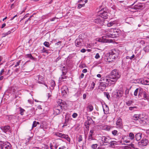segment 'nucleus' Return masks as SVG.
Wrapping results in <instances>:
<instances>
[{"label": "nucleus", "instance_id": "nucleus-1", "mask_svg": "<svg viewBox=\"0 0 149 149\" xmlns=\"http://www.w3.org/2000/svg\"><path fill=\"white\" fill-rule=\"evenodd\" d=\"M120 51L118 49H113L111 50L109 52V57L105 58V61L108 62H111L113 60L116 59L119 54Z\"/></svg>", "mask_w": 149, "mask_h": 149}, {"label": "nucleus", "instance_id": "nucleus-2", "mask_svg": "<svg viewBox=\"0 0 149 149\" xmlns=\"http://www.w3.org/2000/svg\"><path fill=\"white\" fill-rule=\"evenodd\" d=\"M105 32L108 38H116L120 33V29H111L105 30Z\"/></svg>", "mask_w": 149, "mask_h": 149}, {"label": "nucleus", "instance_id": "nucleus-3", "mask_svg": "<svg viewBox=\"0 0 149 149\" xmlns=\"http://www.w3.org/2000/svg\"><path fill=\"white\" fill-rule=\"evenodd\" d=\"M109 77L112 81V84H115L116 80L120 77V74L118 70L114 69L111 72Z\"/></svg>", "mask_w": 149, "mask_h": 149}, {"label": "nucleus", "instance_id": "nucleus-4", "mask_svg": "<svg viewBox=\"0 0 149 149\" xmlns=\"http://www.w3.org/2000/svg\"><path fill=\"white\" fill-rule=\"evenodd\" d=\"M108 11L106 8H104L99 11V16L102 19H106L108 16Z\"/></svg>", "mask_w": 149, "mask_h": 149}, {"label": "nucleus", "instance_id": "nucleus-5", "mask_svg": "<svg viewBox=\"0 0 149 149\" xmlns=\"http://www.w3.org/2000/svg\"><path fill=\"white\" fill-rule=\"evenodd\" d=\"M111 142V139L109 137L103 136L102 137L100 145H107L109 144Z\"/></svg>", "mask_w": 149, "mask_h": 149}, {"label": "nucleus", "instance_id": "nucleus-6", "mask_svg": "<svg viewBox=\"0 0 149 149\" xmlns=\"http://www.w3.org/2000/svg\"><path fill=\"white\" fill-rule=\"evenodd\" d=\"M104 20L102 18L99 16L97 17L94 20V22L95 23L97 24L100 26H102L104 24Z\"/></svg>", "mask_w": 149, "mask_h": 149}, {"label": "nucleus", "instance_id": "nucleus-7", "mask_svg": "<svg viewBox=\"0 0 149 149\" xmlns=\"http://www.w3.org/2000/svg\"><path fill=\"white\" fill-rule=\"evenodd\" d=\"M0 143L2 149H10L11 146L9 143L1 141Z\"/></svg>", "mask_w": 149, "mask_h": 149}, {"label": "nucleus", "instance_id": "nucleus-8", "mask_svg": "<svg viewBox=\"0 0 149 149\" xmlns=\"http://www.w3.org/2000/svg\"><path fill=\"white\" fill-rule=\"evenodd\" d=\"M75 45L77 47H81L84 45L83 40L81 38L77 39L75 41Z\"/></svg>", "mask_w": 149, "mask_h": 149}, {"label": "nucleus", "instance_id": "nucleus-9", "mask_svg": "<svg viewBox=\"0 0 149 149\" xmlns=\"http://www.w3.org/2000/svg\"><path fill=\"white\" fill-rule=\"evenodd\" d=\"M100 81H101V82L104 83H108L109 85L110 84V85L113 84H112V81L109 78H108L107 77H101L100 80Z\"/></svg>", "mask_w": 149, "mask_h": 149}, {"label": "nucleus", "instance_id": "nucleus-10", "mask_svg": "<svg viewBox=\"0 0 149 149\" xmlns=\"http://www.w3.org/2000/svg\"><path fill=\"white\" fill-rule=\"evenodd\" d=\"M38 79V83L40 84H44L46 87V88L48 89V86L44 81V78L40 75H37L36 77Z\"/></svg>", "mask_w": 149, "mask_h": 149}, {"label": "nucleus", "instance_id": "nucleus-11", "mask_svg": "<svg viewBox=\"0 0 149 149\" xmlns=\"http://www.w3.org/2000/svg\"><path fill=\"white\" fill-rule=\"evenodd\" d=\"M148 142V140L146 139H143L138 142V144L140 147L146 146Z\"/></svg>", "mask_w": 149, "mask_h": 149}, {"label": "nucleus", "instance_id": "nucleus-12", "mask_svg": "<svg viewBox=\"0 0 149 149\" xmlns=\"http://www.w3.org/2000/svg\"><path fill=\"white\" fill-rule=\"evenodd\" d=\"M116 127L118 129H122L123 127L122 119L120 118H119L116 121Z\"/></svg>", "mask_w": 149, "mask_h": 149}, {"label": "nucleus", "instance_id": "nucleus-13", "mask_svg": "<svg viewBox=\"0 0 149 149\" xmlns=\"http://www.w3.org/2000/svg\"><path fill=\"white\" fill-rule=\"evenodd\" d=\"M61 91L62 94L64 95L68 92V89L66 86H64L61 88Z\"/></svg>", "mask_w": 149, "mask_h": 149}, {"label": "nucleus", "instance_id": "nucleus-14", "mask_svg": "<svg viewBox=\"0 0 149 149\" xmlns=\"http://www.w3.org/2000/svg\"><path fill=\"white\" fill-rule=\"evenodd\" d=\"M144 7V5L141 3H139L135 5L133 7V8L136 9L141 10L143 9Z\"/></svg>", "mask_w": 149, "mask_h": 149}, {"label": "nucleus", "instance_id": "nucleus-15", "mask_svg": "<svg viewBox=\"0 0 149 149\" xmlns=\"http://www.w3.org/2000/svg\"><path fill=\"white\" fill-rule=\"evenodd\" d=\"M118 21L117 20H116L113 21H108L107 24V26L108 27H111L113 25L118 24Z\"/></svg>", "mask_w": 149, "mask_h": 149}, {"label": "nucleus", "instance_id": "nucleus-16", "mask_svg": "<svg viewBox=\"0 0 149 149\" xmlns=\"http://www.w3.org/2000/svg\"><path fill=\"white\" fill-rule=\"evenodd\" d=\"M125 21L126 23L131 25L133 24V22L134 21V19L133 17H128L127 18Z\"/></svg>", "mask_w": 149, "mask_h": 149}, {"label": "nucleus", "instance_id": "nucleus-17", "mask_svg": "<svg viewBox=\"0 0 149 149\" xmlns=\"http://www.w3.org/2000/svg\"><path fill=\"white\" fill-rule=\"evenodd\" d=\"M1 129L4 132L6 133L10 131V127L9 125H7L1 127Z\"/></svg>", "mask_w": 149, "mask_h": 149}, {"label": "nucleus", "instance_id": "nucleus-18", "mask_svg": "<svg viewBox=\"0 0 149 149\" xmlns=\"http://www.w3.org/2000/svg\"><path fill=\"white\" fill-rule=\"evenodd\" d=\"M65 66H64L63 67V68L62 69V74L61 75V77L59 78V80L60 81H61L62 79L66 78V76L65 75V74H66V72L63 71V70H65Z\"/></svg>", "mask_w": 149, "mask_h": 149}, {"label": "nucleus", "instance_id": "nucleus-19", "mask_svg": "<svg viewBox=\"0 0 149 149\" xmlns=\"http://www.w3.org/2000/svg\"><path fill=\"white\" fill-rule=\"evenodd\" d=\"M62 109L57 107L54 110V114L56 115H57L59 114L62 111Z\"/></svg>", "mask_w": 149, "mask_h": 149}, {"label": "nucleus", "instance_id": "nucleus-20", "mask_svg": "<svg viewBox=\"0 0 149 149\" xmlns=\"http://www.w3.org/2000/svg\"><path fill=\"white\" fill-rule=\"evenodd\" d=\"M142 84L144 85H149V78H145L141 81Z\"/></svg>", "mask_w": 149, "mask_h": 149}, {"label": "nucleus", "instance_id": "nucleus-21", "mask_svg": "<svg viewBox=\"0 0 149 149\" xmlns=\"http://www.w3.org/2000/svg\"><path fill=\"white\" fill-rule=\"evenodd\" d=\"M142 137V134L140 133H139L136 134L134 137L136 141L139 140Z\"/></svg>", "mask_w": 149, "mask_h": 149}, {"label": "nucleus", "instance_id": "nucleus-22", "mask_svg": "<svg viewBox=\"0 0 149 149\" xmlns=\"http://www.w3.org/2000/svg\"><path fill=\"white\" fill-rule=\"evenodd\" d=\"M123 94V92L122 90H119L117 92V96L118 97H122Z\"/></svg>", "mask_w": 149, "mask_h": 149}, {"label": "nucleus", "instance_id": "nucleus-23", "mask_svg": "<svg viewBox=\"0 0 149 149\" xmlns=\"http://www.w3.org/2000/svg\"><path fill=\"white\" fill-rule=\"evenodd\" d=\"M93 109V107L91 104H88L87 107V110L89 112L92 111Z\"/></svg>", "mask_w": 149, "mask_h": 149}, {"label": "nucleus", "instance_id": "nucleus-24", "mask_svg": "<svg viewBox=\"0 0 149 149\" xmlns=\"http://www.w3.org/2000/svg\"><path fill=\"white\" fill-rule=\"evenodd\" d=\"M50 87H49L50 89H53L55 86V81L52 80L50 82Z\"/></svg>", "mask_w": 149, "mask_h": 149}, {"label": "nucleus", "instance_id": "nucleus-25", "mask_svg": "<svg viewBox=\"0 0 149 149\" xmlns=\"http://www.w3.org/2000/svg\"><path fill=\"white\" fill-rule=\"evenodd\" d=\"M61 100V101H62V100ZM58 105L59 106H58V107L61 108L62 109L65 105V103L64 102H63L62 101H61V102H60Z\"/></svg>", "mask_w": 149, "mask_h": 149}, {"label": "nucleus", "instance_id": "nucleus-26", "mask_svg": "<svg viewBox=\"0 0 149 149\" xmlns=\"http://www.w3.org/2000/svg\"><path fill=\"white\" fill-rule=\"evenodd\" d=\"M98 41L103 43L107 42V40L105 39V37L104 36H102V38H99L98 40Z\"/></svg>", "mask_w": 149, "mask_h": 149}, {"label": "nucleus", "instance_id": "nucleus-27", "mask_svg": "<svg viewBox=\"0 0 149 149\" xmlns=\"http://www.w3.org/2000/svg\"><path fill=\"white\" fill-rule=\"evenodd\" d=\"M128 137L129 140H132L134 139L135 136L133 133L130 132L129 134Z\"/></svg>", "mask_w": 149, "mask_h": 149}, {"label": "nucleus", "instance_id": "nucleus-28", "mask_svg": "<svg viewBox=\"0 0 149 149\" xmlns=\"http://www.w3.org/2000/svg\"><path fill=\"white\" fill-rule=\"evenodd\" d=\"M25 57L26 58H29L30 59L32 60H34V58L32 56L31 54H27L25 55Z\"/></svg>", "mask_w": 149, "mask_h": 149}, {"label": "nucleus", "instance_id": "nucleus-29", "mask_svg": "<svg viewBox=\"0 0 149 149\" xmlns=\"http://www.w3.org/2000/svg\"><path fill=\"white\" fill-rule=\"evenodd\" d=\"M103 110L104 113L105 114H108L109 113V107H104V106H103Z\"/></svg>", "mask_w": 149, "mask_h": 149}, {"label": "nucleus", "instance_id": "nucleus-30", "mask_svg": "<svg viewBox=\"0 0 149 149\" xmlns=\"http://www.w3.org/2000/svg\"><path fill=\"white\" fill-rule=\"evenodd\" d=\"M143 97L144 100H148L149 99V95L146 92L143 93Z\"/></svg>", "mask_w": 149, "mask_h": 149}, {"label": "nucleus", "instance_id": "nucleus-31", "mask_svg": "<svg viewBox=\"0 0 149 149\" xmlns=\"http://www.w3.org/2000/svg\"><path fill=\"white\" fill-rule=\"evenodd\" d=\"M87 121L85 123H88V125L92 123L93 120L89 116L87 117Z\"/></svg>", "mask_w": 149, "mask_h": 149}, {"label": "nucleus", "instance_id": "nucleus-32", "mask_svg": "<svg viewBox=\"0 0 149 149\" xmlns=\"http://www.w3.org/2000/svg\"><path fill=\"white\" fill-rule=\"evenodd\" d=\"M100 86L104 88L105 89L106 87L109 85V84H108V83H104L101 82L100 83Z\"/></svg>", "mask_w": 149, "mask_h": 149}, {"label": "nucleus", "instance_id": "nucleus-33", "mask_svg": "<svg viewBox=\"0 0 149 149\" xmlns=\"http://www.w3.org/2000/svg\"><path fill=\"white\" fill-rule=\"evenodd\" d=\"M63 138H64L66 139L69 142H70V139L69 137L66 134H65L63 135Z\"/></svg>", "mask_w": 149, "mask_h": 149}, {"label": "nucleus", "instance_id": "nucleus-34", "mask_svg": "<svg viewBox=\"0 0 149 149\" xmlns=\"http://www.w3.org/2000/svg\"><path fill=\"white\" fill-rule=\"evenodd\" d=\"M143 50L146 52H149V44L145 46L143 48Z\"/></svg>", "mask_w": 149, "mask_h": 149}, {"label": "nucleus", "instance_id": "nucleus-35", "mask_svg": "<svg viewBox=\"0 0 149 149\" xmlns=\"http://www.w3.org/2000/svg\"><path fill=\"white\" fill-rule=\"evenodd\" d=\"M141 91L140 89L137 88L134 91V95L135 96H137L139 91Z\"/></svg>", "mask_w": 149, "mask_h": 149}, {"label": "nucleus", "instance_id": "nucleus-36", "mask_svg": "<svg viewBox=\"0 0 149 149\" xmlns=\"http://www.w3.org/2000/svg\"><path fill=\"white\" fill-rule=\"evenodd\" d=\"M69 120L68 119H65V122L64 124L63 125V127L64 126H66L68 125Z\"/></svg>", "mask_w": 149, "mask_h": 149}, {"label": "nucleus", "instance_id": "nucleus-37", "mask_svg": "<svg viewBox=\"0 0 149 149\" xmlns=\"http://www.w3.org/2000/svg\"><path fill=\"white\" fill-rule=\"evenodd\" d=\"M112 134L114 136H117L118 134V131L116 130H114L112 131Z\"/></svg>", "mask_w": 149, "mask_h": 149}, {"label": "nucleus", "instance_id": "nucleus-38", "mask_svg": "<svg viewBox=\"0 0 149 149\" xmlns=\"http://www.w3.org/2000/svg\"><path fill=\"white\" fill-rule=\"evenodd\" d=\"M139 114H134L133 116V119L137 120L139 119Z\"/></svg>", "mask_w": 149, "mask_h": 149}, {"label": "nucleus", "instance_id": "nucleus-39", "mask_svg": "<svg viewBox=\"0 0 149 149\" xmlns=\"http://www.w3.org/2000/svg\"><path fill=\"white\" fill-rule=\"evenodd\" d=\"M21 60H20L18 61L17 62H16V64H13L12 65H14V67H17V66H19V64L21 62Z\"/></svg>", "mask_w": 149, "mask_h": 149}, {"label": "nucleus", "instance_id": "nucleus-40", "mask_svg": "<svg viewBox=\"0 0 149 149\" xmlns=\"http://www.w3.org/2000/svg\"><path fill=\"white\" fill-rule=\"evenodd\" d=\"M146 119H143L140 120L139 122L140 123H141L143 125H144L146 124Z\"/></svg>", "mask_w": 149, "mask_h": 149}, {"label": "nucleus", "instance_id": "nucleus-41", "mask_svg": "<svg viewBox=\"0 0 149 149\" xmlns=\"http://www.w3.org/2000/svg\"><path fill=\"white\" fill-rule=\"evenodd\" d=\"M19 111H20V113L21 115H24V112L25 111V110L22 108H21V107H19Z\"/></svg>", "mask_w": 149, "mask_h": 149}, {"label": "nucleus", "instance_id": "nucleus-42", "mask_svg": "<svg viewBox=\"0 0 149 149\" xmlns=\"http://www.w3.org/2000/svg\"><path fill=\"white\" fill-rule=\"evenodd\" d=\"M37 124H39V123L38 122H37L36 121H34L32 125V128H33L34 127H36L37 126Z\"/></svg>", "mask_w": 149, "mask_h": 149}, {"label": "nucleus", "instance_id": "nucleus-43", "mask_svg": "<svg viewBox=\"0 0 149 149\" xmlns=\"http://www.w3.org/2000/svg\"><path fill=\"white\" fill-rule=\"evenodd\" d=\"M93 135L90 134H89L88 137V139L89 141H91L93 139V137H92Z\"/></svg>", "mask_w": 149, "mask_h": 149}, {"label": "nucleus", "instance_id": "nucleus-44", "mask_svg": "<svg viewBox=\"0 0 149 149\" xmlns=\"http://www.w3.org/2000/svg\"><path fill=\"white\" fill-rule=\"evenodd\" d=\"M56 134L57 136L61 138H63V136H64L63 135H64V134H62L60 133H58Z\"/></svg>", "mask_w": 149, "mask_h": 149}, {"label": "nucleus", "instance_id": "nucleus-45", "mask_svg": "<svg viewBox=\"0 0 149 149\" xmlns=\"http://www.w3.org/2000/svg\"><path fill=\"white\" fill-rule=\"evenodd\" d=\"M43 44L45 47H49L50 46V44L49 42H45Z\"/></svg>", "mask_w": 149, "mask_h": 149}, {"label": "nucleus", "instance_id": "nucleus-46", "mask_svg": "<svg viewBox=\"0 0 149 149\" xmlns=\"http://www.w3.org/2000/svg\"><path fill=\"white\" fill-rule=\"evenodd\" d=\"M104 129L105 130L107 131H109L111 129V127L108 125H106L104 126Z\"/></svg>", "mask_w": 149, "mask_h": 149}, {"label": "nucleus", "instance_id": "nucleus-47", "mask_svg": "<svg viewBox=\"0 0 149 149\" xmlns=\"http://www.w3.org/2000/svg\"><path fill=\"white\" fill-rule=\"evenodd\" d=\"M81 94V92L79 91H78L74 95V96L76 97H79Z\"/></svg>", "mask_w": 149, "mask_h": 149}, {"label": "nucleus", "instance_id": "nucleus-48", "mask_svg": "<svg viewBox=\"0 0 149 149\" xmlns=\"http://www.w3.org/2000/svg\"><path fill=\"white\" fill-rule=\"evenodd\" d=\"M29 112H31V113H30V114H31L32 116L34 115L35 114V111H34L33 109V108L31 109L29 111Z\"/></svg>", "mask_w": 149, "mask_h": 149}, {"label": "nucleus", "instance_id": "nucleus-49", "mask_svg": "<svg viewBox=\"0 0 149 149\" xmlns=\"http://www.w3.org/2000/svg\"><path fill=\"white\" fill-rule=\"evenodd\" d=\"M95 86V84L93 82H92L91 83L90 87V89L91 90H92L94 87Z\"/></svg>", "mask_w": 149, "mask_h": 149}, {"label": "nucleus", "instance_id": "nucleus-50", "mask_svg": "<svg viewBox=\"0 0 149 149\" xmlns=\"http://www.w3.org/2000/svg\"><path fill=\"white\" fill-rule=\"evenodd\" d=\"M104 94L105 96L109 100L110 98V96L109 93H108L104 92Z\"/></svg>", "mask_w": 149, "mask_h": 149}, {"label": "nucleus", "instance_id": "nucleus-51", "mask_svg": "<svg viewBox=\"0 0 149 149\" xmlns=\"http://www.w3.org/2000/svg\"><path fill=\"white\" fill-rule=\"evenodd\" d=\"M133 102V101H128L127 102H126V104L127 106H130L132 103Z\"/></svg>", "mask_w": 149, "mask_h": 149}, {"label": "nucleus", "instance_id": "nucleus-52", "mask_svg": "<svg viewBox=\"0 0 149 149\" xmlns=\"http://www.w3.org/2000/svg\"><path fill=\"white\" fill-rule=\"evenodd\" d=\"M143 117L144 115L143 114H139V119H140V120L143 119H145Z\"/></svg>", "mask_w": 149, "mask_h": 149}, {"label": "nucleus", "instance_id": "nucleus-53", "mask_svg": "<svg viewBox=\"0 0 149 149\" xmlns=\"http://www.w3.org/2000/svg\"><path fill=\"white\" fill-rule=\"evenodd\" d=\"M97 146L98 145L97 144H94L92 145L91 147L93 149H96Z\"/></svg>", "mask_w": 149, "mask_h": 149}, {"label": "nucleus", "instance_id": "nucleus-54", "mask_svg": "<svg viewBox=\"0 0 149 149\" xmlns=\"http://www.w3.org/2000/svg\"><path fill=\"white\" fill-rule=\"evenodd\" d=\"M82 140V138L81 135H79L78 139V141L80 142Z\"/></svg>", "mask_w": 149, "mask_h": 149}, {"label": "nucleus", "instance_id": "nucleus-55", "mask_svg": "<svg viewBox=\"0 0 149 149\" xmlns=\"http://www.w3.org/2000/svg\"><path fill=\"white\" fill-rule=\"evenodd\" d=\"M100 58V56L99 53H97L96 54L95 56V58L97 59H98Z\"/></svg>", "mask_w": 149, "mask_h": 149}, {"label": "nucleus", "instance_id": "nucleus-56", "mask_svg": "<svg viewBox=\"0 0 149 149\" xmlns=\"http://www.w3.org/2000/svg\"><path fill=\"white\" fill-rule=\"evenodd\" d=\"M84 4H79L78 6V8H81L82 7L84 6Z\"/></svg>", "mask_w": 149, "mask_h": 149}, {"label": "nucleus", "instance_id": "nucleus-57", "mask_svg": "<svg viewBox=\"0 0 149 149\" xmlns=\"http://www.w3.org/2000/svg\"><path fill=\"white\" fill-rule=\"evenodd\" d=\"M78 116V114L76 113H74L72 115V117L74 118H76Z\"/></svg>", "mask_w": 149, "mask_h": 149}, {"label": "nucleus", "instance_id": "nucleus-58", "mask_svg": "<svg viewBox=\"0 0 149 149\" xmlns=\"http://www.w3.org/2000/svg\"><path fill=\"white\" fill-rule=\"evenodd\" d=\"M29 15V13H27L24 16L23 18L21 20H22L24 19H25V18H26V17H27L28 16V15Z\"/></svg>", "mask_w": 149, "mask_h": 149}, {"label": "nucleus", "instance_id": "nucleus-59", "mask_svg": "<svg viewBox=\"0 0 149 149\" xmlns=\"http://www.w3.org/2000/svg\"><path fill=\"white\" fill-rule=\"evenodd\" d=\"M61 43H62L61 41H59L58 42H57L56 43L55 45H57L60 46L61 45Z\"/></svg>", "mask_w": 149, "mask_h": 149}, {"label": "nucleus", "instance_id": "nucleus-60", "mask_svg": "<svg viewBox=\"0 0 149 149\" xmlns=\"http://www.w3.org/2000/svg\"><path fill=\"white\" fill-rule=\"evenodd\" d=\"M134 57H135L134 55L133 54L132 56H130V59L134 60Z\"/></svg>", "mask_w": 149, "mask_h": 149}, {"label": "nucleus", "instance_id": "nucleus-61", "mask_svg": "<svg viewBox=\"0 0 149 149\" xmlns=\"http://www.w3.org/2000/svg\"><path fill=\"white\" fill-rule=\"evenodd\" d=\"M125 138V136L123 137L122 138L124 142H125L126 143H129L130 142V141L129 140H124V139Z\"/></svg>", "mask_w": 149, "mask_h": 149}, {"label": "nucleus", "instance_id": "nucleus-62", "mask_svg": "<svg viewBox=\"0 0 149 149\" xmlns=\"http://www.w3.org/2000/svg\"><path fill=\"white\" fill-rule=\"evenodd\" d=\"M136 107H130L129 108V110H133L134 108H136Z\"/></svg>", "mask_w": 149, "mask_h": 149}, {"label": "nucleus", "instance_id": "nucleus-63", "mask_svg": "<svg viewBox=\"0 0 149 149\" xmlns=\"http://www.w3.org/2000/svg\"><path fill=\"white\" fill-rule=\"evenodd\" d=\"M4 70L3 69H2L1 72H0V76H1L3 74V73L4 72Z\"/></svg>", "mask_w": 149, "mask_h": 149}, {"label": "nucleus", "instance_id": "nucleus-64", "mask_svg": "<svg viewBox=\"0 0 149 149\" xmlns=\"http://www.w3.org/2000/svg\"><path fill=\"white\" fill-rule=\"evenodd\" d=\"M46 49L43 47L42 49L41 50V52L43 53H45Z\"/></svg>", "mask_w": 149, "mask_h": 149}]
</instances>
